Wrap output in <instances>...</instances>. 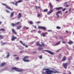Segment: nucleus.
Wrapping results in <instances>:
<instances>
[{
	"label": "nucleus",
	"mask_w": 74,
	"mask_h": 74,
	"mask_svg": "<svg viewBox=\"0 0 74 74\" xmlns=\"http://www.w3.org/2000/svg\"><path fill=\"white\" fill-rule=\"evenodd\" d=\"M12 69L14 70L15 71L18 72H22L24 71V70L22 69H19L16 68V67H15L12 68Z\"/></svg>",
	"instance_id": "obj_1"
},
{
	"label": "nucleus",
	"mask_w": 74,
	"mask_h": 74,
	"mask_svg": "<svg viewBox=\"0 0 74 74\" xmlns=\"http://www.w3.org/2000/svg\"><path fill=\"white\" fill-rule=\"evenodd\" d=\"M29 58V56H24V58L22 59V60L25 62H30V60L28 59Z\"/></svg>",
	"instance_id": "obj_2"
},
{
	"label": "nucleus",
	"mask_w": 74,
	"mask_h": 74,
	"mask_svg": "<svg viewBox=\"0 0 74 74\" xmlns=\"http://www.w3.org/2000/svg\"><path fill=\"white\" fill-rule=\"evenodd\" d=\"M46 73H47V74H51V73H59L58 72V71H53L51 70L49 71H47Z\"/></svg>",
	"instance_id": "obj_3"
},
{
	"label": "nucleus",
	"mask_w": 74,
	"mask_h": 74,
	"mask_svg": "<svg viewBox=\"0 0 74 74\" xmlns=\"http://www.w3.org/2000/svg\"><path fill=\"white\" fill-rule=\"evenodd\" d=\"M2 4L3 5H5V6L6 8L8 9H9V10H11V11H12V9L10 8V7H9L8 5L4 3H2Z\"/></svg>",
	"instance_id": "obj_4"
},
{
	"label": "nucleus",
	"mask_w": 74,
	"mask_h": 74,
	"mask_svg": "<svg viewBox=\"0 0 74 74\" xmlns=\"http://www.w3.org/2000/svg\"><path fill=\"white\" fill-rule=\"evenodd\" d=\"M63 67L65 69H66L67 68V66L68 65V63H63L62 64Z\"/></svg>",
	"instance_id": "obj_5"
},
{
	"label": "nucleus",
	"mask_w": 74,
	"mask_h": 74,
	"mask_svg": "<svg viewBox=\"0 0 74 74\" xmlns=\"http://www.w3.org/2000/svg\"><path fill=\"white\" fill-rule=\"evenodd\" d=\"M44 51H46L48 52V53H49L51 55H53L54 54V53L53 52H52L51 51L49 50H45Z\"/></svg>",
	"instance_id": "obj_6"
},
{
	"label": "nucleus",
	"mask_w": 74,
	"mask_h": 74,
	"mask_svg": "<svg viewBox=\"0 0 74 74\" xmlns=\"http://www.w3.org/2000/svg\"><path fill=\"white\" fill-rule=\"evenodd\" d=\"M59 14H62V12L61 11H58L56 13V15L57 16V18H59V15H58Z\"/></svg>",
	"instance_id": "obj_7"
},
{
	"label": "nucleus",
	"mask_w": 74,
	"mask_h": 74,
	"mask_svg": "<svg viewBox=\"0 0 74 74\" xmlns=\"http://www.w3.org/2000/svg\"><path fill=\"white\" fill-rule=\"evenodd\" d=\"M20 42L23 46H25V47L26 48H27L28 47V46L27 45H25V44L24 43H23V42L21 40L20 41Z\"/></svg>",
	"instance_id": "obj_8"
},
{
	"label": "nucleus",
	"mask_w": 74,
	"mask_h": 74,
	"mask_svg": "<svg viewBox=\"0 0 74 74\" xmlns=\"http://www.w3.org/2000/svg\"><path fill=\"white\" fill-rule=\"evenodd\" d=\"M38 29H41L45 30H46V27L42 26H39L38 27Z\"/></svg>",
	"instance_id": "obj_9"
},
{
	"label": "nucleus",
	"mask_w": 74,
	"mask_h": 74,
	"mask_svg": "<svg viewBox=\"0 0 74 74\" xmlns=\"http://www.w3.org/2000/svg\"><path fill=\"white\" fill-rule=\"evenodd\" d=\"M36 45L37 46L41 47L42 45H41L39 44V42H37L36 43Z\"/></svg>",
	"instance_id": "obj_10"
},
{
	"label": "nucleus",
	"mask_w": 74,
	"mask_h": 74,
	"mask_svg": "<svg viewBox=\"0 0 74 74\" xmlns=\"http://www.w3.org/2000/svg\"><path fill=\"white\" fill-rule=\"evenodd\" d=\"M17 39V38L16 37H14V36H12V37L11 39L12 41H14L15 40Z\"/></svg>",
	"instance_id": "obj_11"
},
{
	"label": "nucleus",
	"mask_w": 74,
	"mask_h": 74,
	"mask_svg": "<svg viewBox=\"0 0 74 74\" xmlns=\"http://www.w3.org/2000/svg\"><path fill=\"white\" fill-rule=\"evenodd\" d=\"M6 64V63L5 62H3L1 64L0 66L1 67H3Z\"/></svg>",
	"instance_id": "obj_12"
},
{
	"label": "nucleus",
	"mask_w": 74,
	"mask_h": 74,
	"mask_svg": "<svg viewBox=\"0 0 74 74\" xmlns=\"http://www.w3.org/2000/svg\"><path fill=\"white\" fill-rule=\"evenodd\" d=\"M49 5L50 7V10H52L53 8V6L52 5V4L51 3H49Z\"/></svg>",
	"instance_id": "obj_13"
},
{
	"label": "nucleus",
	"mask_w": 74,
	"mask_h": 74,
	"mask_svg": "<svg viewBox=\"0 0 74 74\" xmlns=\"http://www.w3.org/2000/svg\"><path fill=\"white\" fill-rule=\"evenodd\" d=\"M22 17V15L21 13H19L18 15V19H20Z\"/></svg>",
	"instance_id": "obj_14"
},
{
	"label": "nucleus",
	"mask_w": 74,
	"mask_h": 74,
	"mask_svg": "<svg viewBox=\"0 0 74 74\" xmlns=\"http://www.w3.org/2000/svg\"><path fill=\"white\" fill-rule=\"evenodd\" d=\"M12 31L13 33L15 35L17 34V32H16L15 30H14V29H12Z\"/></svg>",
	"instance_id": "obj_15"
},
{
	"label": "nucleus",
	"mask_w": 74,
	"mask_h": 74,
	"mask_svg": "<svg viewBox=\"0 0 74 74\" xmlns=\"http://www.w3.org/2000/svg\"><path fill=\"white\" fill-rule=\"evenodd\" d=\"M54 11V10H50L49 12L47 13L48 15H50L51 13H52V12Z\"/></svg>",
	"instance_id": "obj_16"
},
{
	"label": "nucleus",
	"mask_w": 74,
	"mask_h": 74,
	"mask_svg": "<svg viewBox=\"0 0 74 74\" xmlns=\"http://www.w3.org/2000/svg\"><path fill=\"white\" fill-rule=\"evenodd\" d=\"M67 3L68 2H65L64 3V5H65V7H66V8L69 7V5H66V4H67Z\"/></svg>",
	"instance_id": "obj_17"
},
{
	"label": "nucleus",
	"mask_w": 74,
	"mask_h": 74,
	"mask_svg": "<svg viewBox=\"0 0 74 74\" xmlns=\"http://www.w3.org/2000/svg\"><path fill=\"white\" fill-rule=\"evenodd\" d=\"M66 60V57L65 56H64L62 60L63 62L65 61Z\"/></svg>",
	"instance_id": "obj_18"
},
{
	"label": "nucleus",
	"mask_w": 74,
	"mask_h": 74,
	"mask_svg": "<svg viewBox=\"0 0 74 74\" xmlns=\"http://www.w3.org/2000/svg\"><path fill=\"white\" fill-rule=\"evenodd\" d=\"M62 8H63V7H60L59 8H56V9L57 10H61V9H62Z\"/></svg>",
	"instance_id": "obj_19"
},
{
	"label": "nucleus",
	"mask_w": 74,
	"mask_h": 74,
	"mask_svg": "<svg viewBox=\"0 0 74 74\" xmlns=\"http://www.w3.org/2000/svg\"><path fill=\"white\" fill-rule=\"evenodd\" d=\"M61 42V41H60L59 42H57L56 43L55 45V46H57L59 44H60V42Z\"/></svg>",
	"instance_id": "obj_20"
},
{
	"label": "nucleus",
	"mask_w": 74,
	"mask_h": 74,
	"mask_svg": "<svg viewBox=\"0 0 74 74\" xmlns=\"http://www.w3.org/2000/svg\"><path fill=\"white\" fill-rule=\"evenodd\" d=\"M22 27V26H17V29H21V28Z\"/></svg>",
	"instance_id": "obj_21"
},
{
	"label": "nucleus",
	"mask_w": 74,
	"mask_h": 74,
	"mask_svg": "<svg viewBox=\"0 0 74 74\" xmlns=\"http://www.w3.org/2000/svg\"><path fill=\"white\" fill-rule=\"evenodd\" d=\"M22 1L21 0H20L19 1H18L17 2H16V3H17V6L18 5V3H21V2H22Z\"/></svg>",
	"instance_id": "obj_22"
},
{
	"label": "nucleus",
	"mask_w": 74,
	"mask_h": 74,
	"mask_svg": "<svg viewBox=\"0 0 74 74\" xmlns=\"http://www.w3.org/2000/svg\"><path fill=\"white\" fill-rule=\"evenodd\" d=\"M68 43L70 44V45H71L73 43V42L71 40L69 41L68 42Z\"/></svg>",
	"instance_id": "obj_23"
},
{
	"label": "nucleus",
	"mask_w": 74,
	"mask_h": 74,
	"mask_svg": "<svg viewBox=\"0 0 74 74\" xmlns=\"http://www.w3.org/2000/svg\"><path fill=\"white\" fill-rule=\"evenodd\" d=\"M14 12H12L10 14V16L11 17H13V16H14Z\"/></svg>",
	"instance_id": "obj_24"
},
{
	"label": "nucleus",
	"mask_w": 74,
	"mask_h": 74,
	"mask_svg": "<svg viewBox=\"0 0 74 74\" xmlns=\"http://www.w3.org/2000/svg\"><path fill=\"white\" fill-rule=\"evenodd\" d=\"M61 54H60V55L58 56V59H60L61 58Z\"/></svg>",
	"instance_id": "obj_25"
},
{
	"label": "nucleus",
	"mask_w": 74,
	"mask_h": 74,
	"mask_svg": "<svg viewBox=\"0 0 74 74\" xmlns=\"http://www.w3.org/2000/svg\"><path fill=\"white\" fill-rule=\"evenodd\" d=\"M11 3H12V4H13L16 5V6H17V2H16L15 3L14 2H11Z\"/></svg>",
	"instance_id": "obj_26"
},
{
	"label": "nucleus",
	"mask_w": 74,
	"mask_h": 74,
	"mask_svg": "<svg viewBox=\"0 0 74 74\" xmlns=\"http://www.w3.org/2000/svg\"><path fill=\"white\" fill-rule=\"evenodd\" d=\"M0 31H2L3 32H5V29H4V28H1L0 29Z\"/></svg>",
	"instance_id": "obj_27"
},
{
	"label": "nucleus",
	"mask_w": 74,
	"mask_h": 74,
	"mask_svg": "<svg viewBox=\"0 0 74 74\" xmlns=\"http://www.w3.org/2000/svg\"><path fill=\"white\" fill-rule=\"evenodd\" d=\"M48 9H46L44 10H43V12H47Z\"/></svg>",
	"instance_id": "obj_28"
},
{
	"label": "nucleus",
	"mask_w": 74,
	"mask_h": 74,
	"mask_svg": "<svg viewBox=\"0 0 74 74\" xmlns=\"http://www.w3.org/2000/svg\"><path fill=\"white\" fill-rule=\"evenodd\" d=\"M7 54H8V55H7V58H8L9 57H10V53L8 52H7Z\"/></svg>",
	"instance_id": "obj_29"
},
{
	"label": "nucleus",
	"mask_w": 74,
	"mask_h": 74,
	"mask_svg": "<svg viewBox=\"0 0 74 74\" xmlns=\"http://www.w3.org/2000/svg\"><path fill=\"white\" fill-rule=\"evenodd\" d=\"M20 23H21V22H18L16 23V26L17 25H19V24Z\"/></svg>",
	"instance_id": "obj_30"
},
{
	"label": "nucleus",
	"mask_w": 74,
	"mask_h": 74,
	"mask_svg": "<svg viewBox=\"0 0 74 74\" xmlns=\"http://www.w3.org/2000/svg\"><path fill=\"white\" fill-rule=\"evenodd\" d=\"M42 36L44 37H45L46 36L45 34V33H42Z\"/></svg>",
	"instance_id": "obj_31"
},
{
	"label": "nucleus",
	"mask_w": 74,
	"mask_h": 74,
	"mask_svg": "<svg viewBox=\"0 0 74 74\" xmlns=\"http://www.w3.org/2000/svg\"><path fill=\"white\" fill-rule=\"evenodd\" d=\"M12 25L13 26V27H14L15 26H16V23L14 24V23H13L12 24Z\"/></svg>",
	"instance_id": "obj_32"
},
{
	"label": "nucleus",
	"mask_w": 74,
	"mask_h": 74,
	"mask_svg": "<svg viewBox=\"0 0 74 74\" xmlns=\"http://www.w3.org/2000/svg\"><path fill=\"white\" fill-rule=\"evenodd\" d=\"M41 43H42V45H41L42 47H44L45 46V44L42 42H41Z\"/></svg>",
	"instance_id": "obj_33"
},
{
	"label": "nucleus",
	"mask_w": 74,
	"mask_h": 74,
	"mask_svg": "<svg viewBox=\"0 0 74 74\" xmlns=\"http://www.w3.org/2000/svg\"><path fill=\"white\" fill-rule=\"evenodd\" d=\"M3 39V36L0 35V39Z\"/></svg>",
	"instance_id": "obj_34"
},
{
	"label": "nucleus",
	"mask_w": 74,
	"mask_h": 74,
	"mask_svg": "<svg viewBox=\"0 0 74 74\" xmlns=\"http://www.w3.org/2000/svg\"><path fill=\"white\" fill-rule=\"evenodd\" d=\"M45 71V72H42V74H47V73H46V71Z\"/></svg>",
	"instance_id": "obj_35"
},
{
	"label": "nucleus",
	"mask_w": 74,
	"mask_h": 74,
	"mask_svg": "<svg viewBox=\"0 0 74 74\" xmlns=\"http://www.w3.org/2000/svg\"><path fill=\"white\" fill-rule=\"evenodd\" d=\"M59 39H62L63 40H64V39L63 38L62 36H60V38H59Z\"/></svg>",
	"instance_id": "obj_36"
},
{
	"label": "nucleus",
	"mask_w": 74,
	"mask_h": 74,
	"mask_svg": "<svg viewBox=\"0 0 74 74\" xmlns=\"http://www.w3.org/2000/svg\"><path fill=\"white\" fill-rule=\"evenodd\" d=\"M43 70H47V71H50V70H49V69H43Z\"/></svg>",
	"instance_id": "obj_37"
},
{
	"label": "nucleus",
	"mask_w": 74,
	"mask_h": 74,
	"mask_svg": "<svg viewBox=\"0 0 74 74\" xmlns=\"http://www.w3.org/2000/svg\"><path fill=\"white\" fill-rule=\"evenodd\" d=\"M43 49L42 48H41V47H39L38 48V49L39 50H41Z\"/></svg>",
	"instance_id": "obj_38"
},
{
	"label": "nucleus",
	"mask_w": 74,
	"mask_h": 74,
	"mask_svg": "<svg viewBox=\"0 0 74 74\" xmlns=\"http://www.w3.org/2000/svg\"><path fill=\"white\" fill-rule=\"evenodd\" d=\"M6 11L7 13H10V12L7 10H6Z\"/></svg>",
	"instance_id": "obj_39"
},
{
	"label": "nucleus",
	"mask_w": 74,
	"mask_h": 74,
	"mask_svg": "<svg viewBox=\"0 0 74 74\" xmlns=\"http://www.w3.org/2000/svg\"><path fill=\"white\" fill-rule=\"evenodd\" d=\"M56 28L57 29H61V27L59 26H57Z\"/></svg>",
	"instance_id": "obj_40"
},
{
	"label": "nucleus",
	"mask_w": 74,
	"mask_h": 74,
	"mask_svg": "<svg viewBox=\"0 0 74 74\" xmlns=\"http://www.w3.org/2000/svg\"><path fill=\"white\" fill-rule=\"evenodd\" d=\"M6 44V42H4V43H3L1 45L2 46L4 45H5Z\"/></svg>",
	"instance_id": "obj_41"
},
{
	"label": "nucleus",
	"mask_w": 74,
	"mask_h": 74,
	"mask_svg": "<svg viewBox=\"0 0 74 74\" xmlns=\"http://www.w3.org/2000/svg\"><path fill=\"white\" fill-rule=\"evenodd\" d=\"M29 23L30 24H33V23L32 21H30L29 22Z\"/></svg>",
	"instance_id": "obj_42"
},
{
	"label": "nucleus",
	"mask_w": 74,
	"mask_h": 74,
	"mask_svg": "<svg viewBox=\"0 0 74 74\" xmlns=\"http://www.w3.org/2000/svg\"><path fill=\"white\" fill-rule=\"evenodd\" d=\"M36 9L37 10V9H39V8H40V7L39 6H36Z\"/></svg>",
	"instance_id": "obj_43"
},
{
	"label": "nucleus",
	"mask_w": 74,
	"mask_h": 74,
	"mask_svg": "<svg viewBox=\"0 0 74 74\" xmlns=\"http://www.w3.org/2000/svg\"><path fill=\"white\" fill-rule=\"evenodd\" d=\"M66 8H64L62 9V11H65V10H66Z\"/></svg>",
	"instance_id": "obj_44"
},
{
	"label": "nucleus",
	"mask_w": 74,
	"mask_h": 74,
	"mask_svg": "<svg viewBox=\"0 0 74 74\" xmlns=\"http://www.w3.org/2000/svg\"><path fill=\"white\" fill-rule=\"evenodd\" d=\"M62 43L64 44L66 43V42L65 41H63V40L62 41Z\"/></svg>",
	"instance_id": "obj_45"
},
{
	"label": "nucleus",
	"mask_w": 74,
	"mask_h": 74,
	"mask_svg": "<svg viewBox=\"0 0 74 74\" xmlns=\"http://www.w3.org/2000/svg\"><path fill=\"white\" fill-rule=\"evenodd\" d=\"M40 59H42V55L40 56L39 57Z\"/></svg>",
	"instance_id": "obj_46"
},
{
	"label": "nucleus",
	"mask_w": 74,
	"mask_h": 74,
	"mask_svg": "<svg viewBox=\"0 0 74 74\" xmlns=\"http://www.w3.org/2000/svg\"><path fill=\"white\" fill-rule=\"evenodd\" d=\"M71 60V58H70L69 59H68V60H69V62H70V60Z\"/></svg>",
	"instance_id": "obj_47"
},
{
	"label": "nucleus",
	"mask_w": 74,
	"mask_h": 74,
	"mask_svg": "<svg viewBox=\"0 0 74 74\" xmlns=\"http://www.w3.org/2000/svg\"><path fill=\"white\" fill-rule=\"evenodd\" d=\"M40 16V14H39L38 15H37V17H39Z\"/></svg>",
	"instance_id": "obj_48"
},
{
	"label": "nucleus",
	"mask_w": 74,
	"mask_h": 74,
	"mask_svg": "<svg viewBox=\"0 0 74 74\" xmlns=\"http://www.w3.org/2000/svg\"><path fill=\"white\" fill-rule=\"evenodd\" d=\"M33 26L35 28V29H36V26H34V25H33Z\"/></svg>",
	"instance_id": "obj_49"
},
{
	"label": "nucleus",
	"mask_w": 74,
	"mask_h": 74,
	"mask_svg": "<svg viewBox=\"0 0 74 74\" xmlns=\"http://www.w3.org/2000/svg\"><path fill=\"white\" fill-rule=\"evenodd\" d=\"M71 8H70V9H69V12L70 13L71 12Z\"/></svg>",
	"instance_id": "obj_50"
},
{
	"label": "nucleus",
	"mask_w": 74,
	"mask_h": 74,
	"mask_svg": "<svg viewBox=\"0 0 74 74\" xmlns=\"http://www.w3.org/2000/svg\"><path fill=\"white\" fill-rule=\"evenodd\" d=\"M47 31L48 32H52V30H47Z\"/></svg>",
	"instance_id": "obj_51"
},
{
	"label": "nucleus",
	"mask_w": 74,
	"mask_h": 74,
	"mask_svg": "<svg viewBox=\"0 0 74 74\" xmlns=\"http://www.w3.org/2000/svg\"><path fill=\"white\" fill-rule=\"evenodd\" d=\"M40 23H41V22L40 21H38V22H37V23L38 24H39Z\"/></svg>",
	"instance_id": "obj_52"
},
{
	"label": "nucleus",
	"mask_w": 74,
	"mask_h": 74,
	"mask_svg": "<svg viewBox=\"0 0 74 74\" xmlns=\"http://www.w3.org/2000/svg\"><path fill=\"white\" fill-rule=\"evenodd\" d=\"M16 59L17 60H18V59H19V57H16Z\"/></svg>",
	"instance_id": "obj_53"
},
{
	"label": "nucleus",
	"mask_w": 74,
	"mask_h": 74,
	"mask_svg": "<svg viewBox=\"0 0 74 74\" xmlns=\"http://www.w3.org/2000/svg\"><path fill=\"white\" fill-rule=\"evenodd\" d=\"M36 53H37V52L36 51H34V52H33V53H34V54H35Z\"/></svg>",
	"instance_id": "obj_54"
},
{
	"label": "nucleus",
	"mask_w": 74,
	"mask_h": 74,
	"mask_svg": "<svg viewBox=\"0 0 74 74\" xmlns=\"http://www.w3.org/2000/svg\"><path fill=\"white\" fill-rule=\"evenodd\" d=\"M13 56H14V57L16 56H17V55H13Z\"/></svg>",
	"instance_id": "obj_55"
},
{
	"label": "nucleus",
	"mask_w": 74,
	"mask_h": 74,
	"mask_svg": "<svg viewBox=\"0 0 74 74\" xmlns=\"http://www.w3.org/2000/svg\"><path fill=\"white\" fill-rule=\"evenodd\" d=\"M68 13V11L67 10V11L65 12V13L66 14V13Z\"/></svg>",
	"instance_id": "obj_56"
},
{
	"label": "nucleus",
	"mask_w": 74,
	"mask_h": 74,
	"mask_svg": "<svg viewBox=\"0 0 74 74\" xmlns=\"http://www.w3.org/2000/svg\"><path fill=\"white\" fill-rule=\"evenodd\" d=\"M66 32L67 34L68 33V31H66Z\"/></svg>",
	"instance_id": "obj_57"
},
{
	"label": "nucleus",
	"mask_w": 74,
	"mask_h": 74,
	"mask_svg": "<svg viewBox=\"0 0 74 74\" xmlns=\"http://www.w3.org/2000/svg\"><path fill=\"white\" fill-rule=\"evenodd\" d=\"M26 28L27 29H29V27H26Z\"/></svg>",
	"instance_id": "obj_58"
},
{
	"label": "nucleus",
	"mask_w": 74,
	"mask_h": 74,
	"mask_svg": "<svg viewBox=\"0 0 74 74\" xmlns=\"http://www.w3.org/2000/svg\"><path fill=\"white\" fill-rule=\"evenodd\" d=\"M38 33H41V32L40 31H38Z\"/></svg>",
	"instance_id": "obj_59"
},
{
	"label": "nucleus",
	"mask_w": 74,
	"mask_h": 74,
	"mask_svg": "<svg viewBox=\"0 0 74 74\" xmlns=\"http://www.w3.org/2000/svg\"><path fill=\"white\" fill-rule=\"evenodd\" d=\"M1 23H2V22H0V25H1Z\"/></svg>",
	"instance_id": "obj_60"
},
{
	"label": "nucleus",
	"mask_w": 74,
	"mask_h": 74,
	"mask_svg": "<svg viewBox=\"0 0 74 74\" xmlns=\"http://www.w3.org/2000/svg\"><path fill=\"white\" fill-rule=\"evenodd\" d=\"M31 44H33V42H31Z\"/></svg>",
	"instance_id": "obj_61"
},
{
	"label": "nucleus",
	"mask_w": 74,
	"mask_h": 74,
	"mask_svg": "<svg viewBox=\"0 0 74 74\" xmlns=\"http://www.w3.org/2000/svg\"><path fill=\"white\" fill-rule=\"evenodd\" d=\"M68 74H71V72L70 71V72H69V73Z\"/></svg>",
	"instance_id": "obj_62"
},
{
	"label": "nucleus",
	"mask_w": 74,
	"mask_h": 74,
	"mask_svg": "<svg viewBox=\"0 0 74 74\" xmlns=\"http://www.w3.org/2000/svg\"><path fill=\"white\" fill-rule=\"evenodd\" d=\"M60 0H56V1H59Z\"/></svg>",
	"instance_id": "obj_63"
},
{
	"label": "nucleus",
	"mask_w": 74,
	"mask_h": 74,
	"mask_svg": "<svg viewBox=\"0 0 74 74\" xmlns=\"http://www.w3.org/2000/svg\"><path fill=\"white\" fill-rule=\"evenodd\" d=\"M63 74H66V73H63Z\"/></svg>",
	"instance_id": "obj_64"
}]
</instances>
